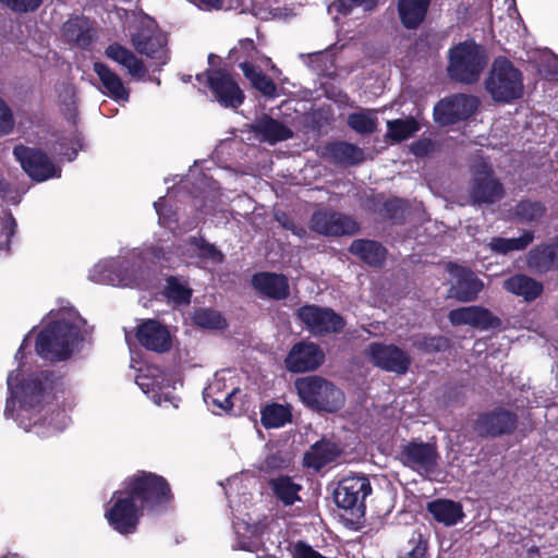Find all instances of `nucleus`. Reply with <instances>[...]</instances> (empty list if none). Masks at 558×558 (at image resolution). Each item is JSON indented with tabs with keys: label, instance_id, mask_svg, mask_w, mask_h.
<instances>
[{
	"label": "nucleus",
	"instance_id": "1",
	"mask_svg": "<svg viewBox=\"0 0 558 558\" xmlns=\"http://www.w3.org/2000/svg\"><path fill=\"white\" fill-rule=\"evenodd\" d=\"M122 488L148 514L166 511L174 499L167 478L149 471L138 470L128 476Z\"/></svg>",
	"mask_w": 558,
	"mask_h": 558
},
{
	"label": "nucleus",
	"instance_id": "31",
	"mask_svg": "<svg viewBox=\"0 0 558 558\" xmlns=\"http://www.w3.org/2000/svg\"><path fill=\"white\" fill-rule=\"evenodd\" d=\"M93 70L97 74L99 81L104 86V94H106L116 101L129 100V88L125 87L121 77L116 72H113L107 64L99 61L95 62L93 64Z\"/></svg>",
	"mask_w": 558,
	"mask_h": 558
},
{
	"label": "nucleus",
	"instance_id": "52",
	"mask_svg": "<svg viewBox=\"0 0 558 558\" xmlns=\"http://www.w3.org/2000/svg\"><path fill=\"white\" fill-rule=\"evenodd\" d=\"M277 221L281 225L283 229L291 231L294 235L299 236L300 239H305L307 236V230L305 229V227L296 223L287 214L282 213L280 216L277 215Z\"/></svg>",
	"mask_w": 558,
	"mask_h": 558
},
{
	"label": "nucleus",
	"instance_id": "6",
	"mask_svg": "<svg viewBox=\"0 0 558 558\" xmlns=\"http://www.w3.org/2000/svg\"><path fill=\"white\" fill-rule=\"evenodd\" d=\"M144 514L145 511L138 508L123 488L113 492L105 511L109 526L123 536L137 532Z\"/></svg>",
	"mask_w": 558,
	"mask_h": 558
},
{
	"label": "nucleus",
	"instance_id": "28",
	"mask_svg": "<svg viewBox=\"0 0 558 558\" xmlns=\"http://www.w3.org/2000/svg\"><path fill=\"white\" fill-rule=\"evenodd\" d=\"M63 34L68 41L81 49H88L96 38L94 23L85 16H74L63 25Z\"/></svg>",
	"mask_w": 558,
	"mask_h": 558
},
{
	"label": "nucleus",
	"instance_id": "23",
	"mask_svg": "<svg viewBox=\"0 0 558 558\" xmlns=\"http://www.w3.org/2000/svg\"><path fill=\"white\" fill-rule=\"evenodd\" d=\"M454 282L449 289L450 296L460 302H472L482 291L483 281L470 269L456 266Z\"/></svg>",
	"mask_w": 558,
	"mask_h": 558
},
{
	"label": "nucleus",
	"instance_id": "15",
	"mask_svg": "<svg viewBox=\"0 0 558 558\" xmlns=\"http://www.w3.org/2000/svg\"><path fill=\"white\" fill-rule=\"evenodd\" d=\"M207 76V84L217 101L225 108L238 109L244 102L245 95L239 84L226 70H207L204 74H197L196 80L202 81Z\"/></svg>",
	"mask_w": 558,
	"mask_h": 558
},
{
	"label": "nucleus",
	"instance_id": "32",
	"mask_svg": "<svg viewBox=\"0 0 558 558\" xmlns=\"http://www.w3.org/2000/svg\"><path fill=\"white\" fill-rule=\"evenodd\" d=\"M105 54L110 60L124 66L132 77L143 80L146 76L147 69L144 62L122 45L118 43L110 44L106 48Z\"/></svg>",
	"mask_w": 558,
	"mask_h": 558
},
{
	"label": "nucleus",
	"instance_id": "44",
	"mask_svg": "<svg viewBox=\"0 0 558 558\" xmlns=\"http://www.w3.org/2000/svg\"><path fill=\"white\" fill-rule=\"evenodd\" d=\"M331 236L353 235L360 231L359 222L349 215L333 210Z\"/></svg>",
	"mask_w": 558,
	"mask_h": 558
},
{
	"label": "nucleus",
	"instance_id": "13",
	"mask_svg": "<svg viewBox=\"0 0 558 558\" xmlns=\"http://www.w3.org/2000/svg\"><path fill=\"white\" fill-rule=\"evenodd\" d=\"M480 105L476 96L454 94L440 99L434 107V120L442 126L465 121L472 117Z\"/></svg>",
	"mask_w": 558,
	"mask_h": 558
},
{
	"label": "nucleus",
	"instance_id": "35",
	"mask_svg": "<svg viewBox=\"0 0 558 558\" xmlns=\"http://www.w3.org/2000/svg\"><path fill=\"white\" fill-rule=\"evenodd\" d=\"M268 484L274 496L284 506H292L301 501L300 492L302 490V485L295 483L291 476L281 474L270 478Z\"/></svg>",
	"mask_w": 558,
	"mask_h": 558
},
{
	"label": "nucleus",
	"instance_id": "40",
	"mask_svg": "<svg viewBox=\"0 0 558 558\" xmlns=\"http://www.w3.org/2000/svg\"><path fill=\"white\" fill-rule=\"evenodd\" d=\"M387 136L396 143L408 140L420 130V124L414 118L395 119L387 122Z\"/></svg>",
	"mask_w": 558,
	"mask_h": 558
},
{
	"label": "nucleus",
	"instance_id": "33",
	"mask_svg": "<svg viewBox=\"0 0 558 558\" xmlns=\"http://www.w3.org/2000/svg\"><path fill=\"white\" fill-rule=\"evenodd\" d=\"M432 0H398L397 10L401 25L416 29L426 19Z\"/></svg>",
	"mask_w": 558,
	"mask_h": 558
},
{
	"label": "nucleus",
	"instance_id": "21",
	"mask_svg": "<svg viewBox=\"0 0 558 558\" xmlns=\"http://www.w3.org/2000/svg\"><path fill=\"white\" fill-rule=\"evenodd\" d=\"M252 287L265 299L283 301L290 295L289 279L283 274L259 271L252 276Z\"/></svg>",
	"mask_w": 558,
	"mask_h": 558
},
{
	"label": "nucleus",
	"instance_id": "56",
	"mask_svg": "<svg viewBox=\"0 0 558 558\" xmlns=\"http://www.w3.org/2000/svg\"><path fill=\"white\" fill-rule=\"evenodd\" d=\"M240 69L242 70L244 76L253 83L257 76H259L263 72L257 70L255 65L247 60H244L239 63Z\"/></svg>",
	"mask_w": 558,
	"mask_h": 558
},
{
	"label": "nucleus",
	"instance_id": "30",
	"mask_svg": "<svg viewBox=\"0 0 558 558\" xmlns=\"http://www.w3.org/2000/svg\"><path fill=\"white\" fill-rule=\"evenodd\" d=\"M504 289L517 296H521L525 302H533L539 298L544 291L542 282L525 274H515L504 281Z\"/></svg>",
	"mask_w": 558,
	"mask_h": 558
},
{
	"label": "nucleus",
	"instance_id": "4",
	"mask_svg": "<svg viewBox=\"0 0 558 558\" xmlns=\"http://www.w3.org/2000/svg\"><path fill=\"white\" fill-rule=\"evenodd\" d=\"M81 339V331L76 325L57 319L39 331L35 351L46 361L63 362L71 357L74 347Z\"/></svg>",
	"mask_w": 558,
	"mask_h": 558
},
{
	"label": "nucleus",
	"instance_id": "26",
	"mask_svg": "<svg viewBox=\"0 0 558 558\" xmlns=\"http://www.w3.org/2000/svg\"><path fill=\"white\" fill-rule=\"evenodd\" d=\"M367 208L371 213L379 216L383 221L391 225L404 223L407 204L399 197L387 199L383 195L369 197L367 199Z\"/></svg>",
	"mask_w": 558,
	"mask_h": 558
},
{
	"label": "nucleus",
	"instance_id": "20",
	"mask_svg": "<svg viewBox=\"0 0 558 558\" xmlns=\"http://www.w3.org/2000/svg\"><path fill=\"white\" fill-rule=\"evenodd\" d=\"M448 318L453 326L470 325L481 330L498 329L502 325L498 316L477 305L451 310Z\"/></svg>",
	"mask_w": 558,
	"mask_h": 558
},
{
	"label": "nucleus",
	"instance_id": "36",
	"mask_svg": "<svg viewBox=\"0 0 558 558\" xmlns=\"http://www.w3.org/2000/svg\"><path fill=\"white\" fill-rule=\"evenodd\" d=\"M547 208L541 201L523 198L511 209L513 220L523 223H538L546 215Z\"/></svg>",
	"mask_w": 558,
	"mask_h": 558
},
{
	"label": "nucleus",
	"instance_id": "27",
	"mask_svg": "<svg viewBox=\"0 0 558 558\" xmlns=\"http://www.w3.org/2000/svg\"><path fill=\"white\" fill-rule=\"evenodd\" d=\"M526 263L531 270L539 275L558 270V242L535 245L530 250Z\"/></svg>",
	"mask_w": 558,
	"mask_h": 558
},
{
	"label": "nucleus",
	"instance_id": "39",
	"mask_svg": "<svg viewBox=\"0 0 558 558\" xmlns=\"http://www.w3.org/2000/svg\"><path fill=\"white\" fill-rule=\"evenodd\" d=\"M193 291L177 276L166 278L165 296L178 305L190 304Z\"/></svg>",
	"mask_w": 558,
	"mask_h": 558
},
{
	"label": "nucleus",
	"instance_id": "48",
	"mask_svg": "<svg viewBox=\"0 0 558 558\" xmlns=\"http://www.w3.org/2000/svg\"><path fill=\"white\" fill-rule=\"evenodd\" d=\"M14 123V116L11 108L0 97V137L12 133Z\"/></svg>",
	"mask_w": 558,
	"mask_h": 558
},
{
	"label": "nucleus",
	"instance_id": "37",
	"mask_svg": "<svg viewBox=\"0 0 558 558\" xmlns=\"http://www.w3.org/2000/svg\"><path fill=\"white\" fill-rule=\"evenodd\" d=\"M291 422L292 412L289 405L272 402L260 410V423L266 429L280 428Z\"/></svg>",
	"mask_w": 558,
	"mask_h": 558
},
{
	"label": "nucleus",
	"instance_id": "41",
	"mask_svg": "<svg viewBox=\"0 0 558 558\" xmlns=\"http://www.w3.org/2000/svg\"><path fill=\"white\" fill-rule=\"evenodd\" d=\"M192 319L196 326L205 329L222 330L228 326L220 312L208 307L195 310Z\"/></svg>",
	"mask_w": 558,
	"mask_h": 558
},
{
	"label": "nucleus",
	"instance_id": "59",
	"mask_svg": "<svg viewBox=\"0 0 558 558\" xmlns=\"http://www.w3.org/2000/svg\"><path fill=\"white\" fill-rule=\"evenodd\" d=\"M201 244H197L199 250L211 257H215L216 255L220 254V252L216 248V246L211 243L206 242L205 240L201 239Z\"/></svg>",
	"mask_w": 558,
	"mask_h": 558
},
{
	"label": "nucleus",
	"instance_id": "34",
	"mask_svg": "<svg viewBox=\"0 0 558 558\" xmlns=\"http://www.w3.org/2000/svg\"><path fill=\"white\" fill-rule=\"evenodd\" d=\"M427 511L435 521L446 526L457 524L464 517L461 504L450 499H436L428 502Z\"/></svg>",
	"mask_w": 558,
	"mask_h": 558
},
{
	"label": "nucleus",
	"instance_id": "57",
	"mask_svg": "<svg viewBox=\"0 0 558 558\" xmlns=\"http://www.w3.org/2000/svg\"><path fill=\"white\" fill-rule=\"evenodd\" d=\"M191 3L204 10H220L223 5V0H189Z\"/></svg>",
	"mask_w": 558,
	"mask_h": 558
},
{
	"label": "nucleus",
	"instance_id": "38",
	"mask_svg": "<svg viewBox=\"0 0 558 558\" xmlns=\"http://www.w3.org/2000/svg\"><path fill=\"white\" fill-rule=\"evenodd\" d=\"M534 240V232L531 230H525L518 238H501L494 236L489 242V247L492 251L498 254H508L513 251H523L525 250Z\"/></svg>",
	"mask_w": 558,
	"mask_h": 558
},
{
	"label": "nucleus",
	"instance_id": "42",
	"mask_svg": "<svg viewBox=\"0 0 558 558\" xmlns=\"http://www.w3.org/2000/svg\"><path fill=\"white\" fill-rule=\"evenodd\" d=\"M348 125L359 134H372L377 129V118L366 111L352 112L348 116Z\"/></svg>",
	"mask_w": 558,
	"mask_h": 558
},
{
	"label": "nucleus",
	"instance_id": "3",
	"mask_svg": "<svg viewBox=\"0 0 558 558\" xmlns=\"http://www.w3.org/2000/svg\"><path fill=\"white\" fill-rule=\"evenodd\" d=\"M487 64L485 47L474 39H466L449 48L446 71L451 81L471 85L480 80Z\"/></svg>",
	"mask_w": 558,
	"mask_h": 558
},
{
	"label": "nucleus",
	"instance_id": "14",
	"mask_svg": "<svg viewBox=\"0 0 558 558\" xmlns=\"http://www.w3.org/2000/svg\"><path fill=\"white\" fill-rule=\"evenodd\" d=\"M518 425V415L501 407L480 413L473 421V432L481 438H496L510 435Z\"/></svg>",
	"mask_w": 558,
	"mask_h": 558
},
{
	"label": "nucleus",
	"instance_id": "9",
	"mask_svg": "<svg viewBox=\"0 0 558 558\" xmlns=\"http://www.w3.org/2000/svg\"><path fill=\"white\" fill-rule=\"evenodd\" d=\"M469 195L473 205L495 204L504 198V184L494 177L488 162L481 161L472 167Z\"/></svg>",
	"mask_w": 558,
	"mask_h": 558
},
{
	"label": "nucleus",
	"instance_id": "62",
	"mask_svg": "<svg viewBox=\"0 0 558 558\" xmlns=\"http://www.w3.org/2000/svg\"><path fill=\"white\" fill-rule=\"evenodd\" d=\"M10 190V184L4 180V178L0 174V192L5 193Z\"/></svg>",
	"mask_w": 558,
	"mask_h": 558
},
{
	"label": "nucleus",
	"instance_id": "53",
	"mask_svg": "<svg viewBox=\"0 0 558 558\" xmlns=\"http://www.w3.org/2000/svg\"><path fill=\"white\" fill-rule=\"evenodd\" d=\"M241 51L243 53V57L245 59L252 58L253 54L256 52V46L253 39L251 38H243L239 40V48H234L230 50V58L234 59L235 61L239 60V57L235 54Z\"/></svg>",
	"mask_w": 558,
	"mask_h": 558
},
{
	"label": "nucleus",
	"instance_id": "2",
	"mask_svg": "<svg viewBox=\"0 0 558 558\" xmlns=\"http://www.w3.org/2000/svg\"><path fill=\"white\" fill-rule=\"evenodd\" d=\"M294 387L302 404L319 414L336 413L345 404L343 390L323 376L299 377Z\"/></svg>",
	"mask_w": 558,
	"mask_h": 558
},
{
	"label": "nucleus",
	"instance_id": "19",
	"mask_svg": "<svg viewBox=\"0 0 558 558\" xmlns=\"http://www.w3.org/2000/svg\"><path fill=\"white\" fill-rule=\"evenodd\" d=\"M135 338L148 351L166 353L172 347V338L168 327L157 319H143L137 325Z\"/></svg>",
	"mask_w": 558,
	"mask_h": 558
},
{
	"label": "nucleus",
	"instance_id": "12",
	"mask_svg": "<svg viewBox=\"0 0 558 558\" xmlns=\"http://www.w3.org/2000/svg\"><path fill=\"white\" fill-rule=\"evenodd\" d=\"M296 317L314 336L339 333L345 327L344 318L330 307L306 304L298 308Z\"/></svg>",
	"mask_w": 558,
	"mask_h": 558
},
{
	"label": "nucleus",
	"instance_id": "60",
	"mask_svg": "<svg viewBox=\"0 0 558 558\" xmlns=\"http://www.w3.org/2000/svg\"><path fill=\"white\" fill-rule=\"evenodd\" d=\"M378 3V0H355V5L363 7L364 10L369 11L373 10Z\"/></svg>",
	"mask_w": 558,
	"mask_h": 558
},
{
	"label": "nucleus",
	"instance_id": "49",
	"mask_svg": "<svg viewBox=\"0 0 558 558\" xmlns=\"http://www.w3.org/2000/svg\"><path fill=\"white\" fill-rule=\"evenodd\" d=\"M15 13L35 12L43 3V0H0Z\"/></svg>",
	"mask_w": 558,
	"mask_h": 558
},
{
	"label": "nucleus",
	"instance_id": "63",
	"mask_svg": "<svg viewBox=\"0 0 558 558\" xmlns=\"http://www.w3.org/2000/svg\"><path fill=\"white\" fill-rule=\"evenodd\" d=\"M28 343H27V337L24 338V340L22 341L21 345H20V351H25V349L27 348Z\"/></svg>",
	"mask_w": 558,
	"mask_h": 558
},
{
	"label": "nucleus",
	"instance_id": "55",
	"mask_svg": "<svg viewBox=\"0 0 558 558\" xmlns=\"http://www.w3.org/2000/svg\"><path fill=\"white\" fill-rule=\"evenodd\" d=\"M432 141L427 138L418 140L412 143L411 150L417 157L426 156L432 149Z\"/></svg>",
	"mask_w": 558,
	"mask_h": 558
},
{
	"label": "nucleus",
	"instance_id": "64",
	"mask_svg": "<svg viewBox=\"0 0 558 558\" xmlns=\"http://www.w3.org/2000/svg\"><path fill=\"white\" fill-rule=\"evenodd\" d=\"M25 356L24 354V351H20V349L17 350L16 354H15V357L16 359H20V360H23Z\"/></svg>",
	"mask_w": 558,
	"mask_h": 558
},
{
	"label": "nucleus",
	"instance_id": "22",
	"mask_svg": "<svg viewBox=\"0 0 558 558\" xmlns=\"http://www.w3.org/2000/svg\"><path fill=\"white\" fill-rule=\"evenodd\" d=\"M343 450L340 445L326 437L314 442L304 453L303 464L315 471H320L328 464L337 461Z\"/></svg>",
	"mask_w": 558,
	"mask_h": 558
},
{
	"label": "nucleus",
	"instance_id": "51",
	"mask_svg": "<svg viewBox=\"0 0 558 558\" xmlns=\"http://www.w3.org/2000/svg\"><path fill=\"white\" fill-rule=\"evenodd\" d=\"M252 86L258 92H260L264 96H276L277 86L275 82L264 73H262L259 76L255 78V81H253Z\"/></svg>",
	"mask_w": 558,
	"mask_h": 558
},
{
	"label": "nucleus",
	"instance_id": "45",
	"mask_svg": "<svg viewBox=\"0 0 558 558\" xmlns=\"http://www.w3.org/2000/svg\"><path fill=\"white\" fill-rule=\"evenodd\" d=\"M408 545L410 550L399 558H427L428 541L421 532L414 531L409 538Z\"/></svg>",
	"mask_w": 558,
	"mask_h": 558
},
{
	"label": "nucleus",
	"instance_id": "54",
	"mask_svg": "<svg viewBox=\"0 0 558 558\" xmlns=\"http://www.w3.org/2000/svg\"><path fill=\"white\" fill-rule=\"evenodd\" d=\"M90 279L97 283H111L113 282L112 272L106 265H96L90 272Z\"/></svg>",
	"mask_w": 558,
	"mask_h": 558
},
{
	"label": "nucleus",
	"instance_id": "47",
	"mask_svg": "<svg viewBox=\"0 0 558 558\" xmlns=\"http://www.w3.org/2000/svg\"><path fill=\"white\" fill-rule=\"evenodd\" d=\"M449 347V340L444 336H427L418 343V349L426 353L445 351Z\"/></svg>",
	"mask_w": 558,
	"mask_h": 558
},
{
	"label": "nucleus",
	"instance_id": "11",
	"mask_svg": "<svg viewBox=\"0 0 558 558\" xmlns=\"http://www.w3.org/2000/svg\"><path fill=\"white\" fill-rule=\"evenodd\" d=\"M366 356L373 366L398 376L405 375L412 364L410 354L393 343L371 342Z\"/></svg>",
	"mask_w": 558,
	"mask_h": 558
},
{
	"label": "nucleus",
	"instance_id": "46",
	"mask_svg": "<svg viewBox=\"0 0 558 558\" xmlns=\"http://www.w3.org/2000/svg\"><path fill=\"white\" fill-rule=\"evenodd\" d=\"M16 227V220L10 211L0 217V250L9 247Z\"/></svg>",
	"mask_w": 558,
	"mask_h": 558
},
{
	"label": "nucleus",
	"instance_id": "8",
	"mask_svg": "<svg viewBox=\"0 0 558 558\" xmlns=\"http://www.w3.org/2000/svg\"><path fill=\"white\" fill-rule=\"evenodd\" d=\"M372 490L368 477L349 475L338 482L333 490V500L338 508L349 510L359 520L365 515V499Z\"/></svg>",
	"mask_w": 558,
	"mask_h": 558
},
{
	"label": "nucleus",
	"instance_id": "29",
	"mask_svg": "<svg viewBox=\"0 0 558 558\" xmlns=\"http://www.w3.org/2000/svg\"><path fill=\"white\" fill-rule=\"evenodd\" d=\"M349 252L366 265L375 268L385 264L388 253L380 242L368 239L354 240L349 247Z\"/></svg>",
	"mask_w": 558,
	"mask_h": 558
},
{
	"label": "nucleus",
	"instance_id": "10",
	"mask_svg": "<svg viewBox=\"0 0 558 558\" xmlns=\"http://www.w3.org/2000/svg\"><path fill=\"white\" fill-rule=\"evenodd\" d=\"M439 460L440 454L435 444L411 440L400 447L401 464L424 477L437 471Z\"/></svg>",
	"mask_w": 558,
	"mask_h": 558
},
{
	"label": "nucleus",
	"instance_id": "25",
	"mask_svg": "<svg viewBox=\"0 0 558 558\" xmlns=\"http://www.w3.org/2000/svg\"><path fill=\"white\" fill-rule=\"evenodd\" d=\"M320 156L331 163L341 166H356L364 161L362 148L344 141L326 143L322 148Z\"/></svg>",
	"mask_w": 558,
	"mask_h": 558
},
{
	"label": "nucleus",
	"instance_id": "58",
	"mask_svg": "<svg viewBox=\"0 0 558 558\" xmlns=\"http://www.w3.org/2000/svg\"><path fill=\"white\" fill-rule=\"evenodd\" d=\"M337 10L342 15L351 13L353 8H356L355 0H336Z\"/></svg>",
	"mask_w": 558,
	"mask_h": 558
},
{
	"label": "nucleus",
	"instance_id": "17",
	"mask_svg": "<svg viewBox=\"0 0 558 558\" xmlns=\"http://www.w3.org/2000/svg\"><path fill=\"white\" fill-rule=\"evenodd\" d=\"M131 40L136 52L155 60L159 69L168 62L167 38L155 26L140 25L132 34Z\"/></svg>",
	"mask_w": 558,
	"mask_h": 558
},
{
	"label": "nucleus",
	"instance_id": "5",
	"mask_svg": "<svg viewBox=\"0 0 558 558\" xmlns=\"http://www.w3.org/2000/svg\"><path fill=\"white\" fill-rule=\"evenodd\" d=\"M485 88L494 101L510 104L523 96L522 72L507 58L498 57L485 80Z\"/></svg>",
	"mask_w": 558,
	"mask_h": 558
},
{
	"label": "nucleus",
	"instance_id": "43",
	"mask_svg": "<svg viewBox=\"0 0 558 558\" xmlns=\"http://www.w3.org/2000/svg\"><path fill=\"white\" fill-rule=\"evenodd\" d=\"M333 210L331 209H319L311 216V228L313 231L330 236L336 229H332Z\"/></svg>",
	"mask_w": 558,
	"mask_h": 558
},
{
	"label": "nucleus",
	"instance_id": "18",
	"mask_svg": "<svg viewBox=\"0 0 558 558\" xmlns=\"http://www.w3.org/2000/svg\"><path fill=\"white\" fill-rule=\"evenodd\" d=\"M325 362L322 348L311 341L294 343L284 359V366L290 373H306L316 371Z\"/></svg>",
	"mask_w": 558,
	"mask_h": 558
},
{
	"label": "nucleus",
	"instance_id": "61",
	"mask_svg": "<svg viewBox=\"0 0 558 558\" xmlns=\"http://www.w3.org/2000/svg\"><path fill=\"white\" fill-rule=\"evenodd\" d=\"M14 400L13 399H8L7 400V403H5V409H4V415L7 417H10L13 415V408H14Z\"/></svg>",
	"mask_w": 558,
	"mask_h": 558
},
{
	"label": "nucleus",
	"instance_id": "50",
	"mask_svg": "<svg viewBox=\"0 0 558 558\" xmlns=\"http://www.w3.org/2000/svg\"><path fill=\"white\" fill-rule=\"evenodd\" d=\"M215 390V386H209L204 392V400L207 404L213 403L217 405L219 409L228 411L233 408V402L231 400L233 391L227 393L222 399L216 398L213 396Z\"/></svg>",
	"mask_w": 558,
	"mask_h": 558
},
{
	"label": "nucleus",
	"instance_id": "24",
	"mask_svg": "<svg viewBox=\"0 0 558 558\" xmlns=\"http://www.w3.org/2000/svg\"><path fill=\"white\" fill-rule=\"evenodd\" d=\"M248 129L256 138L270 145L288 141L294 135L293 131L283 122L265 113L250 124Z\"/></svg>",
	"mask_w": 558,
	"mask_h": 558
},
{
	"label": "nucleus",
	"instance_id": "7",
	"mask_svg": "<svg viewBox=\"0 0 558 558\" xmlns=\"http://www.w3.org/2000/svg\"><path fill=\"white\" fill-rule=\"evenodd\" d=\"M62 376L54 371H40L22 379L17 395L24 409L43 407L54 398V391L62 384Z\"/></svg>",
	"mask_w": 558,
	"mask_h": 558
},
{
	"label": "nucleus",
	"instance_id": "16",
	"mask_svg": "<svg viewBox=\"0 0 558 558\" xmlns=\"http://www.w3.org/2000/svg\"><path fill=\"white\" fill-rule=\"evenodd\" d=\"M13 156L22 169L37 182L60 175V170H57L48 155L39 148L20 144L13 148Z\"/></svg>",
	"mask_w": 558,
	"mask_h": 558
}]
</instances>
